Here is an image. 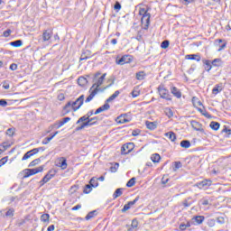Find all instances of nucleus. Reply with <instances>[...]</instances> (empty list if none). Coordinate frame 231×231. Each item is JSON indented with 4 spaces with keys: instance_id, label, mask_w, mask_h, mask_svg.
Returning a JSON list of instances; mask_svg holds the SVG:
<instances>
[{
    "instance_id": "1",
    "label": "nucleus",
    "mask_w": 231,
    "mask_h": 231,
    "mask_svg": "<svg viewBox=\"0 0 231 231\" xmlns=\"http://www.w3.org/2000/svg\"><path fill=\"white\" fill-rule=\"evenodd\" d=\"M151 10V7L140 8L139 15H142L141 23L143 24V30H149V25L151 24V14L148 13Z\"/></svg>"
},
{
    "instance_id": "2",
    "label": "nucleus",
    "mask_w": 231,
    "mask_h": 231,
    "mask_svg": "<svg viewBox=\"0 0 231 231\" xmlns=\"http://www.w3.org/2000/svg\"><path fill=\"white\" fill-rule=\"evenodd\" d=\"M157 91L163 100H167V102H172V96L169 93V89H167L163 85H160L157 88Z\"/></svg>"
},
{
    "instance_id": "3",
    "label": "nucleus",
    "mask_w": 231,
    "mask_h": 231,
    "mask_svg": "<svg viewBox=\"0 0 231 231\" xmlns=\"http://www.w3.org/2000/svg\"><path fill=\"white\" fill-rule=\"evenodd\" d=\"M57 174V170L55 169H51L49 170L48 173L43 176V178L40 180V187L42 188L44 186L47 182L51 180L53 178H55Z\"/></svg>"
},
{
    "instance_id": "4",
    "label": "nucleus",
    "mask_w": 231,
    "mask_h": 231,
    "mask_svg": "<svg viewBox=\"0 0 231 231\" xmlns=\"http://www.w3.org/2000/svg\"><path fill=\"white\" fill-rule=\"evenodd\" d=\"M44 171V166H40L38 168H33V169H25V171H23L24 174H23V179L26 178H30L32 176H34L38 173H41Z\"/></svg>"
},
{
    "instance_id": "5",
    "label": "nucleus",
    "mask_w": 231,
    "mask_h": 231,
    "mask_svg": "<svg viewBox=\"0 0 231 231\" xmlns=\"http://www.w3.org/2000/svg\"><path fill=\"white\" fill-rule=\"evenodd\" d=\"M133 62V56L126 54L123 56H117L116 59V64H118L119 66H124V64H129Z\"/></svg>"
},
{
    "instance_id": "6",
    "label": "nucleus",
    "mask_w": 231,
    "mask_h": 231,
    "mask_svg": "<svg viewBox=\"0 0 231 231\" xmlns=\"http://www.w3.org/2000/svg\"><path fill=\"white\" fill-rule=\"evenodd\" d=\"M84 98L85 96L81 95L75 101H71L72 111H79V109L84 106Z\"/></svg>"
},
{
    "instance_id": "7",
    "label": "nucleus",
    "mask_w": 231,
    "mask_h": 231,
    "mask_svg": "<svg viewBox=\"0 0 231 231\" xmlns=\"http://www.w3.org/2000/svg\"><path fill=\"white\" fill-rule=\"evenodd\" d=\"M55 166L57 168L61 169L62 171H66L68 169V163L66 157H59L55 161Z\"/></svg>"
},
{
    "instance_id": "8",
    "label": "nucleus",
    "mask_w": 231,
    "mask_h": 231,
    "mask_svg": "<svg viewBox=\"0 0 231 231\" xmlns=\"http://www.w3.org/2000/svg\"><path fill=\"white\" fill-rule=\"evenodd\" d=\"M106 75H107L106 73H104L101 77H99L97 79L93 81L94 84L89 88V91H92V89L95 88L96 86H97V88H100V86H102L104 84V80H106Z\"/></svg>"
},
{
    "instance_id": "9",
    "label": "nucleus",
    "mask_w": 231,
    "mask_h": 231,
    "mask_svg": "<svg viewBox=\"0 0 231 231\" xmlns=\"http://www.w3.org/2000/svg\"><path fill=\"white\" fill-rule=\"evenodd\" d=\"M190 125L193 127L194 131H199V133H205V129H203V125L201 123L192 120L190 121Z\"/></svg>"
},
{
    "instance_id": "10",
    "label": "nucleus",
    "mask_w": 231,
    "mask_h": 231,
    "mask_svg": "<svg viewBox=\"0 0 231 231\" xmlns=\"http://www.w3.org/2000/svg\"><path fill=\"white\" fill-rule=\"evenodd\" d=\"M113 84H115V79H112V82L106 86L105 88H100L98 86H96L92 91H95V95L97 96L98 93H104V91H106V89H109V88H111V86H113Z\"/></svg>"
},
{
    "instance_id": "11",
    "label": "nucleus",
    "mask_w": 231,
    "mask_h": 231,
    "mask_svg": "<svg viewBox=\"0 0 231 231\" xmlns=\"http://www.w3.org/2000/svg\"><path fill=\"white\" fill-rule=\"evenodd\" d=\"M212 185V180H203L197 183V187L199 189H204L206 188H208Z\"/></svg>"
},
{
    "instance_id": "12",
    "label": "nucleus",
    "mask_w": 231,
    "mask_h": 231,
    "mask_svg": "<svg viewBox=\"0 0 231 231\" xmlns=\"http://www.w3.org/2000/svg\"><path fill=\"white\" fill-rule=\"evenodd\" d=\"M40 150L42 151V148H34V149L27 152L25 153V155L23 156L22 161H25V160L31 158L32 156H33L34 154H37Z\"/></svg>"
},
{
    "instance_id": "13",
    "label": "nucleus",
    "mask_w": 231,
    "mask_h": 231,
    "mask_svg": "<svg viewBox=\"0 0 231 231\" xmlns=\"http://www.w3.org/2000/svg\"><path fill=\"white\" fill-rule=\"evenodd\" d=\"M109 109H111V106L109 105V103H106L98 107L95 112L94 115H100V113H104V111H109Z\"/></svg>"
},
{
    "instance_id": "14",
    "label": "nucleus",
    "mask_w": 231,
    "mask_h": 231,
    "mask_svg": "<svg viewBox=\"0 0 231 231\" xmlns=\"http://www.w3.org/2000/svg\"><path fill=\"white\" fill-rule=\"evenodd\" d=\"M138 200H139V198L137 197L133 201H129L127 204L124 205L122 208V213H125L128 209L131 208V207H133L135 203H137Z\"/></svg>"
},
{
    "instance_id": "15",
    "label": "nucleus",
    "mask_w": 231,
    "mask_h": 231,
    "mask_svg": "<svg viewBox=\"0 0 231 231\" xmlns=\"http://www.w3.org/2000/svg\"><path fill=\"white\" fill-rule=\"evenodd\" d=\"M52 33L53 32H51V29L44 30L42 33L43 42H46V41H50V39H51Z\"/></svg>"
},
{
    "instance_id": "16",
    "label": "nucleus",
    "mask_w": 231,
    "mask_h": 231,
    "mask_svg": "<svg viewBox=\"0 0 231 231\" xmlns=\"http://www.w3.org/2000/svg\"><path fill=\"white\" fill-rule=\"evenodd\" d=\"M72 105L71 101H69L64 106H63V112L61 114L62 116H66L69 113H71Z\"/></svg>"
},
{
    "instance_id": "17",
    "label": "nucleus",
    "mask_w": 231,
    "mask_h": 231,
    "mask_svg": "<svg viewBox=\"0 0 231 231\" xmlns=\"http://www.w3.org/2000/svg\"><path fill=\"white\" fill-rule=\"evenodd\" d=\"M170 91L171 95H173V97H175L176 98H181V90H180V88L176 87H171L170 88Z\"/></svg>"
},
{
    "instance_id": "18",
    "label": "nucleus",
    "mask_w": 231,
    "mask_h": 231,
    "mask_svg": "<svg viewBox=\"0 0 231 231\" xmlns=\"http://www.w3.org/2000/svg\"><path fill=\"white\" fill-rule=\"evenodd\" d=\"M188 60H196L199 62L201 60V56L199 54H188L185 56Z\"/></svg>"
},
{
    "instance_id": "19",
    "label": "nucleus",
    "mask_w": 231,
    "mask_h": 231,
    "mask_svg": "<svg viewBox=\"0 0 231 231\" xmlns=\"http://www.w3.org/2000/svg\"><path fill=\"white\" fill-rule=\"evenodd\" d=\"M133 150H134L133 146L123 145L122 148H121V154L122 155H126V154L132 152Z\"/></svg>"
},
{
    "instance_id": "20",
    "label": "nucleus",
    "mask_w": 231,
    "mask_h": 231,
    "mask_svg": "<svg viewBox=\"0 0 231 231\" xmlns=\"http://www.w3.org/2000/svg\"><path fill=\"white\" fill-rule=\"evenodd\" d=\"M202 63L204 64V68L206 71L210 72V69H212V61L209 60H202Z\"/></svg>"
},
{
    "instance_id": "21",
    "label": "nucleus",
    "mask_w": 231,
    "mask_h": 231,
    "mask_svg": "<svg viewBox=\"0 0 231 231\" xmlns=\"http://www.w3.org/2000/svg\"><path fill=\"white\" fill-rule=\"evenodd\" d=\"M145 125H146L147 129H149L150 131H154V129H156V127H158V123L146 121Z\"/></svg>"
},
{
    "instance_id": "22",
    "label": "nucleus",
    "mask_w": 231,
    "mask_h": 231,
    "mask_svg": "<svg viewBox=\"0 0 231 231\" xmlns=\"http://www.w3.org/2000/svg\"><path fill=\"white\" fill-rule=\"evenodd\" d=\"M212 66H214L215 68H221L223 67V60H221V58H217L214 59L211 61Z\"/></svg>"
},
{
    "instance_id": "23",
    "label": "nucleus",
    "mask_w": 231,
    "mask_h": 231,
    "mask_svg": "<svg viewBox=\"0 0 231 231\" xmlns=\"http://www.w3.org/2000/svg\"><path fill=\"white\" fill-rule=\"evenodd\" d=\"M145 77H147V74L143 70L135 73L136 80H145Z\"/></svg>"
},
{
    "instance_id": "24",
    "label": "nucleus",
    "mask_w": 231,
    "mask_h": 231,
    "mask_svg": "<svg viewBox=\"0 0 231 231\" xmlns=\"http://www.w3.org/2000/svg\"><path fill=\"white\" fill-rule=\"evenodd\" d=\"M139 226V222L137 219H134L133 222H131V226L130 228L128 229V231H137Z\"/></svg>"
},
{
    "instance_id": "25",
    "label": "nucleus",
    "mask_w": 231,
    "mask_h": 231,
    "mask_svg": "<svg viewBox=\"0 0 231 231\" xmlns=\"http://www.w3.org/2000/svg\"><path fill=\"white\" fill-rule=\"evenodd\" d=\"M209 127L213 130V131H219V127H221V124H219L218 122L216 121H212L209 124Z\"/></svg>"
},
{
    "instance_id": "26",
    "label": "nucleus",
    "mask_w": 231,
    "mask_h": 231,
    "mask_svg": "<svg viewBox=\"0 0 231 231\" xmlns=\"http://www.w3.org/2000/svg\"><path fill=\"white\" fill-rule=\"evenodd\" d=\"M116 124H129L131 122V119L127 117H122L120 118V116H118L116 119Z\"/></svg>"
},
{
    "instance_id": "27",
    "label": "nucleus",
    "mask_w": 231,
    "mask_h": 231,
    "mask_svg": "<svg viewBox=\"0 0 231 231\" xmlns=\"http://www.w3.org/2000/svg\"><path fill=\"white\" fill-rule=\"evenodd\" d=\"M118 95H120V90H116L112 96H110L106 101L105 103L109 104V102H113V100H115V98H116L118 97Z\"/></svg>"
},
{
    "instance_id": "28",
    "label": "nucleus",
    "mask_w": 231,
    "mask_h": 231,
    "mask_svg": "<svg viewBox=\"0 0 231 231\" xmlns=\"http://www.w3.org/2000/svg\"><path fill=\"white\" fill-rule=\"evenodd\" d=\"M78 84L81 88H84V86H86V84H88V79L84 78L83 76L79 77L78 79Z\"/></svg>"
},
{
    "instance_id": "29",
    "label": "nucleus",
    "mask_w": 231,
    "mask_h": 231,
    "mask_svg": "<svg viewBox=\"0 0 231 231\" xmlns=\"http://www.w3.org/2000/svg\"><path fill=\"white\" fill-rule=\"evenodd\" d=\"M9 44L14 48H21V46H23V40H16V41L11 42Z\"/></svg>"
},
{
    "instance_id": "30",
    "label": "nucleus",
    "mask_w": 231,
    "mask_h": 231,
    "mask_svg": "<svg viewBox=\"0 0 231 231\" xmlns=\"http://www.w3.org/2000/svg\"><path fill=\"white\" fill-rule=\"evenodd\" d=\"M123 190L124 189L122 188L116 189V191L113 193V199H116L120 196H123Z\"/></svg>"
},
{
    "instance_id": "31",
    "label": "nucleus",
    "mask_w": 231,
    "mask_h": 231,
    "mask_svg": "<svg viewBox=\"0 0 231 231\" xmlns=\"http://www.w3.org/2000/svg\"><path fill=\"white\" fill-rule=\"evenodd\" d=\"M192 220H194L197 223V225H201L205 220V217L203 216L193 217Z\"/></svg>"
},
{
    "instance_id": "32",
    "label": "nucleus",
    "mask_w": 231,
    "mask_h": 231,
    "mask_svg": "<svg viewBox=\"0 0 231 231\" xmlns=\"http://www.w3.org/2000/svg\"><path fill=\"white\" fill-rule=\"evenodd\" d=\"M80 189V186L79 185H73L70 187L69 192L70 196H73L74 194L77 193V191Z\"/></svg>"
},
{
    "instance_id": "33",
    "label": "nucleus",
    "mask_w": 231,
    "mask_h": 231,
    "mask_svg": "<svg viewBox=\"0 0 231 231\" xmlns=\"http://www.w3.org/2000/svg\"><path fill=\"white\" fill-rule=\"evenodd\" d=\"M151 161L153 162V163H159L161 162V155L158 153L151 155Z\"/></svg>"
},
{
    "instance_id": "34",
    "label": "nucleus",
    "mask_w": 231,
    "mask_h": 231,
    "mask_svg": "<svg viewBox=\"0 0 231 231\" xmlns=\"http://www.w3.org/2000/svg\"><path fill=\"white\" fill-rule=\"evenodd\" d=\"M190 226H191V224H190V222L188 221L186 224H180L179 229L180 231H185Z\"/></svg>"
},
{
    "instance_id": "35",
    "label": "nucleus",
    "mask_w": 231,
    "mask_h": 231,
    "mask_svg": "<svg viewBox=\"0 0 231 231\" xmlns=\"http://www.w3.org/2000/svg\"><path fill=\"white\" fill-rule=\"evenodd\" d=\"M164 113L166 115V116H168V118H172V116H174V112L172 111V109L166 107L164 109Z\"/></svg>"
},
{
    "instance_id": "36",
    "label": "nucleus",
    "mask_w": 231,
    "mask_h": 231,
    "mask_svg": "<svg viewBox=\"0 0 231 231\" xmlns=\"http://www.w3.org/2000/svg\"><path fill=\"white\" fill-rule=\"evenodd\" d=\"M88 185L92 186L94 189L97 188L98 187V180L93 177L90 181H88Z\"/></svg>"
},
{
    "instance_id": "37",
    "label": "nucleus",
    "mask_w": 231,
    "mask_h": 231,
    "mask_svg": "<svg viewBox=\"0 0 231 231\" xmlns=\"http://www.w3.org/2000/svg\"><path fill=\"white\" fill-rule=\"evenodd\" d=\"M93 189H95V188L88 184V185H86V186L84 187V189H83V193H84L85 195H88V194L92 191Z\"/></svg>"
},
{
    "instance_id": "38",
    "label": "nucleus",
    "mask_w": 231,
    "mask_h": 231,
    "mask_svg": "<svg viewBox=\"0 0 231 231\" xmlns=\"http://www.w3.org/2000/svg\"><path fill=\"white\" fill-rule=\"evenodd\" d=\"M97 122L91 123L89 119H87L85 122L82 123L83 127H91V125H97Z\"/></svg>"
},
{
    "instance_id": "39",
    "label": "nucleus",
    "mask_w": 231,
    "mask_h": 231,
    "mask_svg": "<svg viewBox=\"0 0 231 231\" xmlns=\"http://www.w3.org/2000/svg\"><path fill=\"white\" fill-rule=\"evenodd\" d=\"M221 91H223V88L219 85H216L212 89L213 95H217V93H221Z\"/></svg>"
},
{
    "instance_id": "40",
    "label": "nucleus",
    "mask_w": 231,
    "mask_h": 231,
    "mask_svg": "<svg viewBox=\"0 0 231 231\" xmlns=\"http://www.w3.org/2000/svg\"><path fill=\"white\" fill-rule=\"evenodd\" d=\"M89 96L86 98V100H85V102L88 104V102H91V100H93V98H95V97H96V91H89Z\"/></svg>"
},
{
    "instance_id": "41",
    "label": "nucleus",
    "mask_w": 231,
    "mask_h": 231,
    "mask_svg": "<svg viewBox=\"0 0 231 231\" xmlns=\"http://www.w3.org/2000/svg\"><path fill=\"white\" fill-rule=\"evenodd\" d=\"M41 221H42V223L48 224L49 221H50V215H49V214H43V215H42V217H41Z\"/></svg>"
},
{
    "instance_id": "42",
    "label": "nucleus",
    "mask_w": 231,
    "mask_h": 231,
    "mask_svg": "<svg viewBox=\"0 0 231 231\" xmlns=\"http://www.w3.org/2000/svg\"><path fill=\"white\" fill-rule=\"evenodd\" d=\"M15 215V209L9 208L6 212H5V217H13Z\"/></svg>"
},
{
    "instance_id": "43",
    "label": "nucleus",
    "mask_w": 231,
    "mask_h": 231,
    "mask_svg": "<svg viewBox=\"0 0 231 231\" xmlns=\"http://www.w3.org/2000/svg\"><path fill=\"white\" fill-rule=\"evenodd\" d=\"M165 134L171 142H174V140H176V134H174V132H168Z\"/></svg>"
},
{
    "instance_id": "44",
    "label": "nucleus",
    "mask_w": 231,
    "mask_h": 231,
    "mask_svg": "<svg viewBox=\"0 0 231 231\" xmlns=\"http://www.w3.org/2000/svg\"><path fill=\"white\" fill-rule=\"evenodd\" d=\"M173 165H174L173 171H176L182 167V163L180 161L173 162Z\"/></svg>"
},
{
    "instance_id": "45",
    "label": "nucleus",
    "mask_w": 231,
    "mask_h": 231,
    "mask_svg": "<svg viewBox=\"0 0 231 231\" xmlns=\"http://www.w3.org/2000/svg\"><path fill=\"white\" fill-rule=\"evenodd\" d=\"M169 44H171V42H169V40H164V41L162 42V43H161V48H162V50H167V48H169Z\"/></svg>"
},
{
    "instance_id": "46",
    "label": "nucleus",
    "mask_w": 231,
    "mask_h": 231,
    "mask_svg": "<svg viewBox=\"0 0 231 231\" xmlns=\"http://www.w3.org/2000/svg\"><path fill=\"white\" fill-rule=\"evenodd\" d=\"M6 134H7V136H10V137L14 136V134H15V128H14V127L8 128L6 130Z\"/></svg>"
},
{
    "instance_id": "47",
    "label": "nucleus",
    "mask_w": 231,
    "mask_h": 231,
    "mask_svg": "<svg viewBox=\"0 0 231 231\" xmlns=\"http://www.w3.org/2000/svg\"><path fill=\"white\" fill-rule=\"evenodd\" d=\"M134 184H135V178H132L126 183V187L127 188H133L134 186Z\"/></svg>"
},
{
    "instance_id": "48",
    "label": "nucleus",
    "mask_w": 231,
    "mask_h": 231,
    "mask_svg": "<svg viewBox=\"0 0 231 231\" xmlns=\"http://www.w3.org/2000/svg\"><path fill=\"white\" fill-rule=\"evenodd\" d=\"M95 213H96V211H90V212H88V215L85 217V219H86L87 221L92 219L93 217H95Z\"/></svg>"
},
{
    "instance_id": "49",
    "label": "nucleus",
    "mask_w": 231,
    "mask_h": 231,
    "mask_svg": "<svg viewBox=\"0 0 231 231\" xmlns=\"http://www.w3.org/2000/svg\"><path fill=\"white\" fill-rule=\"evenodd\" d=\"M65 125V123H63V121L60 120V121L56 122L53 125V127H55V129H60V127H62V125Z\"/></svg>"
},
{
    "instance_id": "50",
    "label": "nucleus",
    "mask_w": 231,
    "mask_h": 231,
    "mask_svg": "<svg viewBox=\"0 0 231 231\" xmlns=\"http://www.w3.org/2000/svg\"><path fill=\"white\" fill-rule=\"evenodd\" d=\"M114 10H116V12H120V10H122V5L120 4V2H116V4L114 5Z\"/></svg>"
},
{
    "instance_id": "51",
    "label": "nucleus",
    "mask_w": 231,
    "mask_h": 231,
    "mask_svg": "<svg viewBox=\"0 0 231 231\" xmlns=\"http://www.w3.org/2000/svg\"><path fill=\"white\" fill-rule=\"evenodd\" d=\"M9 156H5L0 160V168L4 165H5L6 162H8Z\"/></svg>"
},
{
    "instance_id": "52",
    "label": "nucleus",
    "mask_w": 231,
    "mask_h": 231,
    "mask_svg": "<svg viewBox=\"0 0 231 231\" xmlns=\"http://www.w3.org/2000/svg\"><path fill=\"white\" fill-rule=\"evenodd\" d=\"M169 181H170L169 177L167 175H163L162 179V184L165 186Z\"/></svg>"
},
{
    "instance_id": "53",
    "label": "nucleus",
    "mask_w": 231,
    "mask_h": 231,
    "mask_svg": "<svg viewBox=\"0 0 231 231\" xmlns=\"http://www.w3.org/2000/svg\"><path fill=\"white\" fill-rule=\"evenodd\" d=\"M57 134H59V132H55L51 136L45 137V140H47V142L50 143V142H51V140H53V138H55V136H57Z\"/></svg>"
},
{
    "instance_id": "54",
    "label": "nucleus",
    "mask_w": 231,
    "mask_h": 231,
    "mask_svg": "<svg viewBox=\"0 0 231 231\" xmlns=\"http://www.w3.org/2000/svg\"><path fill=\"white\" fill-rule=\"evenodd\" d=\"M40 162H41L40 159H36L33 162H30L29 167H33L35 165H39Z\"/></svg>"
},
{
    "instance_id": "55",
    "label": "nucleus",
    "mask_w": 231,
    "mask_h": 231,
    "mask_svg": "<svg viewBox=\"0 0 231 231\" xmlns=\"http://www.w3.org/2000/svg\"><path fill=\"white\" fill-rule=\"evenodd\" d=\"M222 133H226V134H231V129L228 128L226 125L224 126Z\"/></svg>"
},
{
    "instance_id": "56",
    "label": "nucleus",
    "mask_w": 231,
    "mask_h": 231,
    "mask_svg": "<svg viewBox=\"0 0 231 231\" xmlns=\"http://www.w3.org/2000/svg\"><path fill=\"white\" fill-rule=\"evenodd\" d=\"M4 89H10V84L8 81L5 80L2 82Z\"/></svg>"
},
{
    "instance_id": "57",
    "label": "nucleus",
    "mask_w": 231,
    "mask_h": 231,
    "mask_svg": "<svg viewBox=\"0 0 231 231\" xmlns=\"http://www.w3.org/2000/svg\"><path fill=\"white\" fill-rule=\"evenodd\" d=\"M140 133H142V131L140 129L133 130L132 136H138V134H140Z\"/></svg>"
},
{
    "instance_id": "58",
    "label": "nucleus",
    "mask_w": 231,
    "mask_h": 231,
    "mask_svg": "<svg viewBox=\"0 0 231 231\" xmlns=\"http://www.w3.org/2000/svg\"><path fill=\"white\" fill-rule=\"evenodd\" d=\"M182 4H184L186 6L190 5L191 3H194L196 0H180Z\"/></svg>"
},
{
    "instance_id": "59",
    "label": "nucleus",
    "mask_w": 231,
    "mask_h": 231,
    "mask_svg": "<svg viewBox=\"0 0 231 231\" xmlns=\"http://www.w3.org/2000/svg\"><path fill=\"white\" fill-rule=\"evenodd\" d=\"M0 106H2V107H6L8 102L5 99H0Z\"/></svg>"
},
{
    "instance_id": "60",
    "label": "nucleus",
    "mask_w": 231,
    "mask_h": 231,
    "mask_svg": "<svg viewBox=\"0 0 231 231\" xmlns=\"http://www.w3.org/2000/svg\"><path fill=\"white\" fill-rule=\"evenodd\" d=\"M9 69H11V71H15L17 70V64L16 63H13L10 65Z\"/></svg>"
},
{
    "instance_id": "61",
    "label": "nucleus",
    "mask_w": 231,
    "mask_h": 231,
    "mask_svg": "<svg viewBox=\"0 0 231 231\" xmlns=\"http://www.w3.org/2000/svg\"><path fill=\"white\" fill-rule=\"evenodd\" d=\"M132 97H133V98H136V97H140V91L133 90Z\"/></svg>"
},
{
    "instance_id": "62",
    "label": "nucleus",
    "mask_w": 231,
    "mask_h": 231,
    "mask_svg": "<svg viewBox=\"0 0 231 231\" xmlns=\"http://www.w3.org/2000/svg\"><path fill=\"white\" fill-rule=\"evenodd\" d=\"M180 145H190V141H189V140H182L180 143Z\"/></svg>"
},
{
    "instance_id": "63",
    "label": "nucleus",
    "mask_w": 231,
    "mask_h": 231,
    "mask_svg": "<svg viewBox=\"0 0 231 231\" xmlns=\"http://www.w3.org/2000/svg\"><path fill=\"white\" fill-rule=\"evenodd\" d=\"M10 33H12V30L7 29L6 31L4 32V36L10 37Z\"/></svg>"
},
{
    "instance_id": "64",
    "label": "nucleus",
    "mask_w": 231,
    "mask_h": 231,
    "mask_svg": "<svg viewBox=\"0 0 231 231\" xmlns=\"http://www.w3.org/2000/svg\"><path fill=\"white\" fill-rule=\"evenodd\" d=\"M79 122H86L87 120H89V118L88 117V116L87 115H85V116H81L79 119Z\"/></svg>"
}]
</instances>
